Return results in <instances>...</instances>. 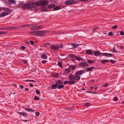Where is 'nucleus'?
Returning a JSON list of instances; mask_svg holds the SVG:
<instances>
[{
    "instance_id": "obj_12",
    "label": "nucleus",
    "mask_w": 124,
    "mask_h": 124,
    "mask_svg": "<svg viewBox=\"0 0 124 124\" xmlns=\"http://www.w3.org/2000/svg\"><path fill=\"white\" fill-rule=\"evenodd\" d=\"M9 12H4L0 13V17H4L8 15Z\"/></svg>"
},
{
    "instance_id": "obj_63",
    "label": "nucleus",
    "mask_w": 124,
    "mask_h": 124,
    "mask_svg": "<svg viewBox=\"0 0 124 124\" xmlns=\"http://www.w3.org/2000/svg\"><path fill=\"white\" fill-rule=\"evenodd\" d=\"M50 44V43H46L45 44H44V45L45 46H47V45H49Z\"/></svg>"
},
{
    "instance_id": "obj_26",
    "label": "nucleus",
    "mask_w": 124,
    "mask_h": 124,
    "mask_svg": "<svg viewBox=\"0 0 124 124\" xmlns=\"http://www.w3.org/2000/svg\"><path fill=\"white\" fill-rule=\"evenodd\" d=\"M41 57L42 58L44 59H46L47 58V57L46 55V54L45 53L42 54L41 56Z\"/></svg>"
},
{
    "instance_id": "obj_30",
    "label": "nucleus",
    "mask_w": 124,
    "mask_h": 124,
    "mask_svg": "<svg viewBox=\"0 0 124 124\" xmlns=\"http://www.w3.org/2000/svg\"><path fill=\"white\" fill-rule=\"evenodd\" d=\"M39 26H37L33 27L32 28H30V29L31 30H36V29H39Z\"/></svg>"
},
{
    "instance_id": "obj_45",
    "label": "nucleus",
    "mask_w": 124,
    "mask_h": 124,
    "mask_svg": "<svg viewBox=\"0 0 124 124\" xmlns=\"http://www.w3.org/2000/svg\"><path fill=\"white\" fill-rule=\"evenodd\" d=\"M26 82H36V81L34 80H25V81Z\"/></svg>"
},
{
    "instance_id": "obj_10",
    "label": "nucleus",
    "mask_w": 124,
    "mask_h": 124,
    "mask_svg": "<svg viewBox=\"0 0 124 124\" xmlns=\"http://www.w3.org/2000/svg\"><path fill=\"white\" fill-rule=\"evenodd\" d=\"M50 48L53 50L56 51L58 50L59 47L54 45H52Z\"/></svg>"
},
{
    "instance_id": "obj_34",
    "label": "nucleus",
    "mask_w": 124,
    "mask_h": 124,
    "mask_svg": "<svg viewBox=\"0 0 124 124\" xmlns=\"http://www.w3.org/2000/svg\"><path fill=\"white\" fill-rule=\"evenodd\" d=\"M95 61L94 60L92 61V60H87V62L90 64H92Z\"/></svg>"
},
{
    "instance_id": "obj_21",
    "label": "nucleus",
    "mask_w": 124,
    "mask_h": 124,
    "mask_svg": "<svg viewBox=\"0 0 124 124\" xmlns=\"http://www.w3.org/2000/svg\"><path fill=\"white\" fill-rule=\"evenodd\" d=\"M71 45L74 48H76L79 45V44H71Z\"/></svg>"
},
{
    "instance_id": "obj_60",
    "label": "nucleus",
    "mask_w": 124,
    "mask_h": 124,
    "mask_svg": "<svg viewBox=\"0 0 124 124\" xmlns=\"http://www.w3.org/2000/svg\"><path fill=\"white\" fill-rule=\"evenodd\" d=\"M29 85L31 87H33L34 86V85L31 83H30Z\"/></svg>"
},
{
    "instance_id": "obj_40",
    "label": "nucleus",
    "mask_w": 124,
    "mask_h": 124,
    "mask_svg": "<svg viewBox=\"0 0 124 124\" xmlns=\"http://www.w3.org/2000/svg\"><path fill=\"white\" fill-rule=\"evenodd\" d=\"M99 27L98 26H97L95 27L93 29V31H96L97 30V29H98Z\"/></svg>"
},
{
    "instance_id": "obj_28",
    "label": "nucleus",
    "mask_w": 124,
    "mask_h": 124,
    "mask_svg": "<svg viewBox=\"0 0 124 124\" xmlns=\"http://www.w3.org/2000/svg\"><path fill=\"white\" fill-rule=\"evenodd\" d=\"M1 9H2L5 12H9L8 10H9V8H1Z\"/></svg>"
},
{
    "instance_id": "obj_16",
    "label": "nucleus",
    "mask_w": 124,
    "mask_h": 124,
    "mask_svg": "<svg viewBox=\"0 0 124 124\" xmlns=\"http://www.w3.org/2000/svg\"><path fill=\"white\" fill-rule=\"evenodd\" d=\"M8 27V28H7V29H18L20 28V26H12L11 27Z\"/></svg>"
},
{
    "instance_id": "obj_17",
    "label": "nucleus",
    "mask_w": 124,
    "mask_h": 124,
    "mask_svg": "<svg viewBox=\"0 0 124 124\" xmlns=\"http://www.w3.org/2000/svg\"><path fill=\"white\" fill-rule=\"evenodd\" d=\"M24 109L27 112H33L34 111L33 110L30 108H24Z\"/></svg>"
},
{
    "instance_id": "obj_53",
    "label": "nucleus",
    "mask_w": 124,
    "mask_h": 124,
    "mask_svg": "<svg viewBox=\"0 0 124 124\" xmlns=\"http://www.w3.org/2000/svg\"><path fill=\"white\" fill-rule=\"evenodd\" d=\"M50 1L52 3H56L57 2L56 0H50Z\"/></svg>"
},
{
    "instance_id": "obj_49",
    "label": "nucleus",
    "mask_w": 124,
    "mask_h": 124,
    "mask_svg": "<svg viewBox=\"0 0 124 124\" xmlns=\"http://www.w3.org/2000/svg\"><path fill=\"white\" fill-rule=\"evenodd\" d=\"M39 114L40 113L39 112H35V115L37 116H39Z\"/></svg>"
},
{
    "instance_id": "obj_36",
    "label": "nucleus",
    "mask_w": 124,
    "mask_h": 124,
    "mask_svg": "<svg viewBox=\"0 0 124 124\" xmlns=\"http://www.w3.org/2000/svg\"><path fill=\"white\" fill-rule=\"evenodd\" d=\"M91 105V104L89 102H87L85 103V105L86 107L89 106Z\"/></svg>"
},
{
    "instance_id": "obj_42",
    "label": "nucleus",
    "mask_w": 124,
    "mask_h": 124,
    "mask_svg": "<svg viewBox=\"0 0 124 124\" xmlns=\"http://www.w3.org/2000/svg\"><path fill=\"white\" fill-rule=\"evenodd\" d=\"M36 92L37 94L39 95L40 94V92H39L38 89H36Z\"/></svg>"
},
{
    "instance_id": "obj_62",
    "label": "nucleus",
    "mask_w": 124,
    "mask_h": 124,
    "mask_svg": "<svg viewBox=\"0 0 124 124\" xmlns=\"http://www.w3.org/2000/svg\"><path fill=\"white\" fill-rule=\"evenodd\" d=\"M85 92L88 93H92V92H91V91H86Z\"/></svg>"
},
{
    "instance_id": "obj_33",
    "label": "nucleus",
    "mask_w": 124,
    "mask_h": 124,
    "mask_svg": "<svg viewBox=\"0 0 124 124\" xmlns=\"http://www.w3.org/2000/svg\"><path fill=\"white\" fill-rule=\"evenodd\" d=\"M52 74L53 76L56 77H58L59 74L58 73H56V74L53 73Z\"/></svg>"
},
{
    "instance_id": "obj_24",
    "label": "nucleus",
    "mask_w": 124,
    "mask_h": 124,
    "mask_svg": "<svg viewBox=\"0 0 124 124\" xmlns=\"http://www.w3.org/2000/svg\"><path fill=\"white\" fill-rule=\"evenodd\" d=\"M34 25L33 24H27V25H23L21 26H20V27H29L30 26H34Z\"/></svg>"
},
{
    "instance_id": "obj_2",
    "label": "nucleus",
    "mask_w": 124,
    "mask_h": 124,
    "mask_svg": "<svg viewBox=\"0 0 124 124\" xmlns=\"http://www.w3.org/2000/svg\"><path fill=\"white\" fill-rule=\"evenodd\" d=\"M31 4L30 2L29 3H25L23 5L21 6L22 8L24 9H31L33 8L34 7L33 5H31Z\"/></svg>"
},
{
    "instance_id": "obj_51",
    "label": "nucleus",
    "mask_w": 124,
    "mask_h": 124,
    "mask_svg": "<svg viewBox=\"0 0 124 124\" xmlns=\"http://www.w3.org/2000/svg\"><path fill=\"white\" fill-rule=\"evenodd\" d=\"M59 47H59L61 48H63V44H61V45L58 46Z\"/></svg>"
},
{
    "instance_id": "obj_29",
    "label": "nucleus",
    "mask_w": 124,
    "mask_h": 124,
    "mask_svg": "<svg viewBox=\"0 0 124 124\" xmlns=\"http://www.w3.org/2000/svg\"><path fill=\"white\" fill-rule=\"evenodd\" d=\"M94 68L93 66H92L87 68L86 69V71H89L92 70Z\"/></svg>"
},
{
    "instance_id": "obj_35",
    "label": "nucleus",
    "mask_w": 124,
    "mask_h": 124,
    "mask_svg": "<svg viewBox=\"0 0 124 124\" xmlns=\"http://www.w3.org/2000/svg\"><path fill=\"white\" fill-rule=\"evenodd\" d=\"M108 61V60H103L101 62L103 64H104L106 62H107Z\"/></svg>"
},
{
    "instance_id": "obj_3",
    "label": "nucleus",
    "mask_w": 124,
    "mask_h": 124,
    "mask_svg": "<svg viewBox=\"0 0 124 124\" xmlns=\"http://www.w3.org/2000/svg\"><path fill=\"white\" fill-rule=\"evenodd\" d=\"M84 71L83 70L80 71H76L75 73V75H76V77L77 79V81H79L80 79V77L79 75H81L82 74V73Z\"/></svg>"
},
{
    "instance_id": "obj_5",
    "label": "nucleus",
    "mask_w": 124,
    "mask_h": 124,
    "mask_svg": "<svg viewBox=\"0 0 124 124\" xmlns=\"http://www.w3.org/2000/svg\"><path fill=\"white\" fill-rule=\"evenodd\" d=\"M76 1L74 0H67L65 2V4L67 5H70L74 4Z\"/></svg>"
},
{
    "instance_id": "obj_1",
    "label": "nucleus",
    "mask_w": 124,
    "mask_h": 124,
    "mask_svg": "<svg viewBox=\"0 0 124 124\" xmlns=\"http://www.w3.org/2000/svg\"><path fill=\"white\" fill-rule=\"evenodd\" d=\"M93 53L94 54V55L96 56H98L99 55H101L102 54L103 56H112L113 54H109L108 53H102L101 52L97 51H96L94 52H93Z\"/></svg>"
},
{
    "instance_id": "obj_56",
    "label": "nucleus",
    "mask_w": 124,
    "mask_h": 124,
    "mask_svg": "<svg viewBox=\"0 0 124 124\" xmlns=\"http://www.w3.org/2000/svg\"><path fill=\"white\" fill-rule=\"evenodd\" d=\"M17 113L19 115H21L22 116L23 114V113L22 112H17Z\"/></svg>"
},
{
    "instance_id": "obj_20",
    "label": "nucleus",
    "mask_w": 124,
    "mask_h": 124,
    "mask_svg": "<svg viewBox=\"0 0 124 124\" xmlns=\"http://www.w3.org/2000/svg\"><path fill=\"white\" fill-rule=\"evenodd\" d=\"M55 6V5L54 4H50L48 5L47 7L49 8H51L54 7Z\"/></svg>"
},
{
    "instance_id": "obj_59",
    "label": "nucleus",
    "mask_w": 124,
    "mask_h": 124,
    "mask_svg": "<svg viewBox=\"0 0 124 124\" xmlns=\"http://www.w3.org/2000/svg\"><path fill=\"white\" fill-rule=\"evenodd\" d=\"M29 120H22V121H23L24 122H26L27 121H29Z\"/></svg>"
},
{
    "instance_id": "obj_58",
    "label": "nucleus",
    "mask_w": 124,
    "mask_h": 124,
    "mask_svg": "<svg viewBox=\"0 0 124 124\" xmlns=\"http://www.w3.org/2000/svg\"><path fill=\"white\" fill-rule=\"evenodd\" d=\"M108 84H107V83H106V84H105L104 85H103V86L105 87H107L108 86Z\"/></svg>"
},
{
    "instance_id": "obj_46",
    "label": "nucleus",
    "mask_w": 124,
    "mask_h": 124,
    "mask_svg": "<svg viewBox=\"0 0 124 124\" xmlns=\"http://www.w3.org/2000/svg\"><path fill=\"white\" fill-rule=\"evenodd\" d=\"M25 47L24 46H21L20 47V49L22 50H23L25 49Z\"/></svg>"
},
{
    "instance_id": "obj_54",
    "label": "nucleus",
    "mask_w": 124,
    "mask_h": 124,
    "mask_svg": "<svg viewBox=\"0 0 124 124\" xmlns=\"http://www.w3.org/2000/svg\"><path fill=\"white\" fill-rule=\"evenodd\" d=\"M7 32H6L5 31H1L0 32V35L2 34H4L6 33Z\"/></svg>"
},
{
    "instance_id": "obj_11",
    "label": "nucleus",
    "mask_w": 124,
    "mask_h": 124,
    "mask_svg": "<svg viewBox=\"0 0 124 124\" xmlns=\"http://www.w3.org/2000/svg\"><path fill=\"white\" fill-rule=\"evenodd\" d=\"M77 67V65H70L69 66L68 68L70 70H72L71 71H73L76 69Z\"/></svg>"
},
{
    "instance_id": "obj_23",
    "label": "nucleus",
    "mask_w": 124,
    "mask_h": 124,
    "mask_svg": "<svg viewBox=\"0 0 124 124\" xmlns=\"http://www.w3.org/2000/svg\"><path fill=\"white\" fill-rule=\"evenodd\" d=\"M37 31H31L30 32V34L33 35H37Z\"/></svg>"
},
{
    "instance_id": "obj_4",
    "label": "nucleus",
    "mask_w": 124,
    "mask_h": 124,
    "mask_svg": "<svg viewBox=\"0 0 124 124\" xmlns=\"http://www.w3.org/2000/svg\"><path fill=\"white\" fill-rule=\"evenodd\" d=\"M47 32L46 31H37V36H44L46 35L45 33Z\"/></svg>"
},
{
    "instance_id": "obj_39",
    "label": "nucleus",
    "mask_w": 124,
    "mask_h": 124,
    "mask_svg": "<svg viewBox=\"0 0 124 124\" xmlns=\"http://www.w3.org/2000/svg\"><path fill=\"white\" fill-rule=\"evenodd\" d=\"M34 99L35 100L38 101L40 99V98L39 97L36 96H35L34 97Z\"/></svg>"
},
{
    "instance_id": "obj_47",
    "label": "nucleus",
    "mask_w": 124,
    "mask_h": 124,
    "mask_svg": "<svg viewBox=\"0 0 124 124\" xmlns=\"http://www.w3.org/2000/svg\"><path fill=\"white\" fill-rule=\"evenodd\" d=\"M109 62H110L114 63V62H115V60H109Z\"/></svg>"
},
{
    "instance_id": "obj_44",
    "label": "nucleus",
    "mask_w": 124,
    "mask_h": 124,
    "mask_svg": "<svg viewBox=\"0 0 124 124\" xmlns=\"http://www.w3.org/2000/svg\"><path fill=\"white\" fill-rule=\"evenodd\" d=\"M108 34L109 36H112L114 35L113 33L111 32H109Z\"/></svg>"
},
{
    "instance_id": "obj_15",
    "label": "nucleus",
    "mask_w": 124,
    "mask_h": 124,
    "mask_svg": "<svg viewBox=\"0 0 124 124\" xmlns=\"http://www.w3.org/2000/svg\"><path fill=\"white\" fill-rule=\"evenodd\" d=\"M71 71L70 70V69H69V68H68L65 69L64 73L66 74H68Z\"/></svg>"
},
{
    "instance_id": "obj_57",
    "label": "nucleus",
    "mask_w": 124,
    "mask_h": 124,
    "mask_svg": "<svg viewBox=\"0 0 124 124\" xmlns=\"http://www.w3.org/2000/svg\"><path fill=\"white\" fill-rule=\"evenodd\" d=\"M112 29L116 28V25L113 26L111 27Z\"/></svg>"
},
{
    "instance_id": "obj_27",
    "label": "nucleus",
    "mask_w": 124,
    "mask_h": 124,
    "mask_svg": "<svg viewBox=\"0 0 124 124\" xmlns=\"http://www.w3.org/2000/svg\"><path fill=\"white\" fill-rule=\"evenodd\" d=\"M69 56L71 58H72V59H76V57H76V56L74 55L73 54H70L69 55Z\"/></svg>"
},
{
    "instance_id": "obj_61",
    "label": "nucleus",
    "mask_w": 124,
    "mask_h": 124,
    "mask_svg": "<svg viewBox=\"0 0 124 124\" xmlns=\"http://www.w3.org/2000/svg\"><path fill=\"white\" fill-rule=\"evenodd\" d=\"M19 86L21 88V89H22L23 88V86L22 85H20Z\"/></svg>"
},
{
    "instance_id": "obj_32",
    "label": "nucleus",
    "mask_w": 124,
    "mask_h": 124,
    "mask_svg": "<svg viewBox=\"0 0 124 124\" xmlns=\"http://www.w3.org/2000/svg\"><path fill=\"white\" fill-rule=\"evenodd\" d=\"M56 83H57V84L58 85L59 84H62L63 82L61 80H59L56 81Z\"/></svg>"
},
{
    "instance_id": "obj_55",
    "label": "nucleus",
    "mask_w": 124,
    "mask_h": 124,
    "mask_svg": "<svg viewBox=\"0 0 124 124\" xmlns=\"http://www.w3.org/2000/svg\"><path fill=\"white\" fill-rule=\"evenodd\" d=\"M29 42L30 43L31 45H33L34 43V42L32 40H30L29 41Z\"/></svg>"
},
{
    "instance_id": "obj_14",
    "label": "nucleus",
    "mask_w": 124,
    "mask_h": 124,
    "mask_svg": "<svg viewBox=\"0 0 124 124\" xmlns=\"http://www.w3.org/2000/svg\"><path fill=\"white\" fill-rule=\"evenodd\" d=\"M31 4L33 5L34 4H35L37 6H39L41 5L40 0L38 2H30Z\"/></svg>"
},
{
    "instance_id": "obj_37",
    "label": "nucleus",
    "mask_w": 124,
    "mask_h": 124,
    "mask_svg": "<svg viewBox=\"0 0 124 124\" xmlns=\"http://www.w3.org/2000/svg\"><path fill=\"white\" fill-rule=\"evenodd\" d=\"M28 114L27 113L25 112H23V114L22 115V116H23L25 117H27L28 116Z\"/></svg>"
},
{
    "instance_id": "obj_6",
    "label": "nucleus",
    "mask_w": 124,
    "mask_h": 124,
    "mask_svg": "<svg viewBox=\"0 0 124 124\" xmlns=\"http://www.w3.org/2000/svg\"><path fill=\"white\" fill-rule=\"evenodd\" d=\"M75 83V82L74 80H70L69 81H66L64 82V84L65 85H66L67 84H68L70 85H72L74 84Z\"/></svg>"
},
{
    "instance_id": "obj_18",
    "label": "nucleus",
    "mask_w": 124,
    "mask_h": 124,
    "mask_svg": "<svg viewBox=\"0 0 124 124\" xmlns=\"http://www.w3.org/2000/svg\"><path fill=\"white\" fill-rule=\"evenodd\" d=\"M93 51L92 50L89 49L86 51V54H87L91 55L93 53Z\"/></svg>"
},
{
    "instance_id": "obj_13",
    "label": "nucleus",
    "mask_w": 124,
    "mask_h": 124,
    "mask_svg": "<svg viewBox=\"0 0 124 124\" xmlns=\"http://www.w3.org/2000/svg\"><path fill=\"white\" fill-rule=\"evenodd\" d=\"M58 85L57 83H56L54 85H51V89H57V88Z\"/></svg>"
},
{
    "instance_id": "obj_64",
    "label": "nucleus",
    "mask_w": 124,
    "mask_h": 124,
    "mask_svg": "<svg viewBox=\"0 0 124 124\" xmlns=\"http://www.w3.org/2000/svg\"><path fill=\"white\" fill-rule=\"evenodd\" d=\"M24 3H20L19 4V5L21 6H22L24 4Z\"/></svg>"
},
{
    "instance_id": "obj_43",
    "label": "nucleus",
    "mask_w": 124,
    "mask_h": 124,
    "mask_svg": "<svg viewBox=\"0 0 124 124\" xmlns=\"http://www.w3.org/2000/svg\"><path fill=\"white\" fill-rule=\"evenodd\" d=\"M66 109L69 111L72 110H73V109L69 107L66 108Z\"/></svg>"
},
{
    "instance_id": "obj_31",
    "label": "nucleus",
    "mask_w": 124,
    "mask_h": 124,
    "mask_svg": "<svg viewBox=\"0 0 124 124\" xmlns=\"http://www.w3.org/2000/svg\"><path fill=\"white\" fill-rule=\"evenodd\" d=\"M58 88L59 89H60L63 88L64 87V85H63L60 84L58 86Z\"/></svg>"
},
{
    "instance_id": "obj_9",
    "label": "nucleus",
    "mask_w": 124,
    "mask_h": 124,
    "mask_svg": "<svg viewBox=\"0 0 124 124\" xmlns=\"http://www.w3.org/2000/svg\"><path fill=\"white\" fill-rule=\"evenodd\" d=\"M78 65L80 67H88L89 65L86 62H83L79 63Z\"/></svg>"
},
{
    "instance_id": "obj_48",
    "label": "nucleus",
    "mask_w": 124,
    "mask_h": 124,
    "mask_svg": "<svg viewBox=\"0 0 124 124\" xmlns=\"http://www.w3.org/2000/svg\"><path fill=\"white\" fill-rule=\"evenodd\" d=\"M120 34L122 36L124 35V32L123 31H121L120 32Z\"/></svg>"
},
{
    "instance_id": "obj_50",
    "label": "nucleus",
    "mask_w": 124,
    "mask_h": 124,
    "mask_svg": "<svg viewBox=\"0 0 124 124\" xmlns=\"http://www.w3.org/2000/svg\"><path fill=\"white\" fill-rule=\"evenodd\" d=\"M8 28V27H5V28H0V30H4L5 29H7Z\"/></svg>"
},
{
    "instance_id": "obj_25",
    "label": "nucleus",
    "mask_w": 124,
    "mask_h": 124,
    "mask_svg": "<svg viewBox=\"0 0 124 124\" xmlns=\"http://www.w3.org/2000/svg\"><path fill=\"white\" fill-rule=\"evenodd\" d=\"M60 9H61L60 6H56L54 8L53 10H57Z\"/></svg>"
},
{
    "instance_id": "obj_52",
    "label": "nucleus",
    "mask_w": 124,
    "mask_h": 124,
    "mask_svg": "<svg viewBox=\"0 0 124 124\" xmlns=\"http://www.w3.org/2000/svg\"><path fill=\"white\" fill-rule=\"evenodd\" d=\"M47 62V61L45 60H42V63L43 64H45Z\"/></svg>"
},
{
    "instance_id": "obj_22",
    "label": "nucleus",
    "mask_w": 124,
    "mask_h": 124,
    "mask_svg": "<svg viewBox=\"0 0 124 124\" xmlns=\"http://www.w3.org/2000/svg\"><path fill=\"white\" fill-rule=\"evenodd\" d=\"M41 10L42 11L46 12L47 11V8L46 7H41Z\"/></svg>"
},
{
    "instance_id": "obj_7",
    "label": "nucleus",
    "mask_w": 124,
    "mask_h": 124,
    "mask_svg": "<svg viewBox=\"0 0 124 124\" xmlns=\"http://www.w3.org/2000/svg\"><path fill=\"white\" fill-rule=\"evenodd\" d=\"M40 2L41 5L43 6H46L49 2L47 0H41Z\"/></svg>"
},
{
    "instance_id": "obj_38",
    "label": "nucleus",
    "mask_w": 124,
    "mask_h": 124,
    "mask_svg": "<svg viewBox=\"0 0 124 124\" xmlns=\"http://www.w3.org/2000/svg\"><path fill=\"white\" fill-rule=\"evenodd\" d=\"M58 64L59 67H60L61 68H62V62H58Z\"/></svg>"
},
{
    "instance_id": "obj_41",
    "label": "nucleus",
    "mask_w": 124,
    "mask_h": 124,
    "mask_svg": "<svg viewBox=\"0 0 124 124\" xmlns=\"http://www.w3.org/2000/svg\"><path fill=\"white\" fill-rule=\"evenodd\" d=\"M76 60H77L78 61H80L82 59V58L81 57H79L76 56L75 57Z\"/></svg>"
},
{
    "instance_id": "obj_19",
    "label": "nucleus",
    "mask_w": 124,
    "mask_h": 124,
    "mask_svg": "<svg viewBox=\"0 0 124 124\" xmlns=\"http://www.w3.org/2000/svg\"><path fill=\"white\" fill-rule=\"evenodd\" d=\"M8 2L10 3L15 4L16 3V1L15 0H8V2H7V4H8Z\"/></svg>"
},
{
    "instance_id": "obj_8",
    "label": "nucleus",
    "mask_w": 124,
    "mask_h": 124,
    "mask_svg": "<svg viewBox=\"0 0 124 124\" xmlns=\"http://www.w3.org/2000/svg\"><path fill=\"white\" fill-rule=\"evenodd\" d=\"M76 76H74L73 75H70L68 76V78L70 80L77 81Z\"/></svg>"
}]
</instances>
